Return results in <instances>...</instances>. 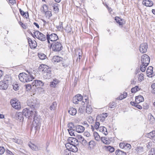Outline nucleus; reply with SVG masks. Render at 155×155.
I'll list each match as a JSON object with an SVG mask.
<instances>
[{
	"instance_id": "nucleus-1",
	"label": "nucleus",
	"mask_w": 155,
	"mask_h": 155,
	"mask_svg": "<svg viewBox=\"0 0 155 155\" xmlns=\"http://www.w3.org/2000/svg\"><path fill=\"white\" fill-rule=\"evenodd\" d=\"M26 72L28 74L25 73H20L18 77L20 81L22 82H28L32 81L33 79L35 78V75L33 73L31 70H27Z\"/></svg>"
},
{
	"instance_id": "nucleus-2",
	"label": "nucleus",
	"mask_w": 155,
	"mask_h": 155,
	"mask_svg": "<svg viewBox=\"0 0 155 155\" xmlns=\"http://www.w3.org/2000/svg\"><path fill=\"white\" fill-rule=\"evenodd\" d=\"M41 71L44 72V76H46V78H49L51 76V71L48 66L46 65L41 64L39 67Z\"/></svg>"
},
{
	"instance_id": "nucleus-3",
	"label": "nucleus",
	"mask_w": 155,
	"mask_h": 155,
	"mask_svg": "<svg viewBox=\"0 0 155 155\" xmlns=\"http://www.w3.org/2000/svg\"><path fill=\"white\" fill-rule=\"evenodd\" d=\"M23 113L24 116L28 118H35L37 115V112L36 111L30 110L27 108H25L23 110Z\"/></svg>"
},
{
	"instance_id": "nucleus-4",
	"label": "nucleus",
	"mask_w": 155,
	"mask_h": 155,
	"mask_svg": "<svg viewBox=\"0 0 155 155\" xmlns=\"http://www.w3.org/2000/svg\"><path fill=\"white\" fill-rule=\"evenodd\" d=\"M52 50L55 51H59L61 50L63 47L61 43L58 41H55L51 44Z\"/></svg>"
},
{
	"instance_id": "nucleus-5",
	"label": "nucleus",
	"mask_w": 155,
	"mask_h": 155,
	"mask_svg": "<svg viewBox=\"0 0 155 155\" xmlns=\"http://www.w3.org/2000/svg\"><path fill=\"white\" fill-rule=\"evenodd\" d=\"M11 79L10 78H8L7 79L5 78L4 81L0 82V88L3 90L6 89L8 87L9 85V82Z\"/></svg>"
},
{
	"instance_id": "nucleus-6",
	"label": "nucleus",
	"mask_w": 155,
	"mask_h": 155,
	"mask_svg": "<svg viewBox=\"0 0 155 155\" xmlns=\"http://www.w3.org/2000/svg\"><path fill=\"white\" fill-rule=\"evenodd\" d=\"M46 38L48 42L49 43L50 40L52 41H56V40L58 39V37L57 35L55 34H52L49 35L47 33L46 35Z\"/></svg>"
},
{
	"instance_id": "nucleus-7",
	"label": "nucleus",
	"mask_w": 155,
	"mask_h": 155,
	"mask_svg": "<svg viewBox=\"0 0 155 155\" xmlns=\"http://www.w3.org/2000/svg\"><path fill=\"white\" fill-rule=\"evenodd\" d=\"M34 33V36L39 40L42 41H45L46 40L45 35L38 31H36Z\"/></svg>"
},
{
	"instance_id": "nucleus-8",
	"label": "nucleus",
	"mask_w": 155,
	"mask_h": 155,
	"mask_svg": "<svg viewBox=\"0 0 155 155\" xmlns=\"http://www.w3.org/2000/svg\"><path fill=\"white\" fill-rule=\"evenodd\" d=\"M82 52L81 50L80 49H78L75 51V54L74 57V60H76L77 62L80 61L81 58L82 57Z\"/></svg>"
},
{
	"instance_id": "nucleus-9",
	"label": "nucleus",
	"mask_w": 155,
	"mask_h": 155,
	"mask_svg": "<svg viewBox=\"0 0 155 155\" xmlns=\"http://www.w3.org/2000/svg\"><path fill=\"white\" fill-rule=\"evenodd\" d=\"M10 103L12 107L15 109H19L21 108L20 103L17 99L11 100Z\"/></svg>"
},
{
	"instance_id": "nucleus-10",
	"label": "nucleus",
	"mask_w": 155,
	"mask_h": 155,
	"mask_svg": "<svg viewBox=\"0 0 155 155\" xmlns=\"http://www.w3.org/2000/svg\"><path fill=\"white\" fill-rule=\"evenodd\" d=\"M65 147L66 148L69 149L70 151L73 152H76L78 151V145H72L69 143H66Z\"/></svg>"
},
{
	"instance_id": "nucleus-11",
	"label": "nucleus",
	"mask_w": 155,
	"mask_h": 155,
	"mask_svg": "<svg viewBox=\"0 0 155 155\" xmlns=\"http://www.w3.org/2000/svg\"><path fill=\"white\" fill-rule=\"evenodd\" d=\"M141 61L142 64H146V65H148L150 62V58L148 55L144 54L141 56Z\"/></svg>"
},
{
	"instance_id": "nucleus-12",
	"label": "nucleus",
	"mask_w": 155,
	"mask_h": 155,
	"mask_svg": "<svg viewBox=\"0 0 155 155\" xmlns=\"http://www.w3.org/2000/svg\"><path fill=\"white\" fill-rule=\"evenodd\" d=\"M82 96L80 94H78L74 96L73 99V102L74 103L77 104L78 103L79 101H81L82 99Z\"/></svg>"
},
{
	"instance_id": "nucleus-13",
	"label": "nucleus",
	"mask_w": 155,
	"mask_h": 155,
	"mask_svg": "<svg viewBox=\"0 0 155 155\" xmlns=\"http://www.w3.org/2000/svg\"><path fill=\"white\" fill-rule=\"evenodd\" d=\"M147 48L148 45L147 43H142L140 46V51L142 53H145L147 51Z\"/></svg>"
},
{
	"instance_id": "nucleus-14",
	"label": "nucleus",
	"mask_w": 155,
	"mask_h": 155,
	"mask_svg": "<svg viewBox=\"0 0 155 155\" xmlns=\"http://www.w3.org/2000/svg\"><path fill=\"white\" fill-rule=\"evenodd\" d=\"M68 142L66 143H69L72 145H78V141L77 139L71 137H69L68 140Z\"/></svg>"
},
{
	"instance_id": "nucleus-15",
	"label": "nucleus",
	"mask_w": 155,
	"mask_h": 155,
	"mask_svg": "<svg viewBox=\"0 0 155 155\" xmlns=\"http://www.w3.org/2000/svg\"><path fill=\"white\" fill-rule=\"evenodd\" d=\"M23 116L24 115L23 112H18L15 114V117L16 120H20V121H22L24 120Z\"/></svg>"
},
{
	"instance_id": "nucleus-16",
	"label": "nucleus",
	"mask_w": 155,
	"mask_h": 155,
	"mask_svg": "<svg viewBox=\"0 0 155 155\" xmlns=\"http://www.w3.org/2000/svg\"><path fill=\"white\" fill-rule=\"evenodd\" d=\"M32 85L33 86H35L36 87H42L44 85V83L41 80H35L32 83Z\"/></svg>"
},
{
	"instance_id": "nucleus-17",
	"label": "nucleus",
	"mask_w": 155,
	"mask_h": 155,
	"mask_svg": "<svg viewBox=\"0 0 155 155\" xmlns=\"http://www.w3.org/2000/svg\"><path fill=\"white\" fill-rule=\"evenodd\" d=\"M74 130L76 132L78 133H82L84 131L85 129L83 126L78 125L75 127Z\"/></svg>"
},
{
	"instance_id": "nucleus-18",
	"label": "nucleus",
	"mask_w": 155,
	"mask_h": 155,
	"mask_svg": "<svg viewBox=\"0 0 155 155\" xmlns=\"http://www.w3.org/2000/svg\"><path fill=\"white\" fill-rule=\"evenodd\" d=\"M34 119V122H35L36 124V125L35 126L38 127L41 126V120L40 118H38L35 116V118H33Z\"/></svg>"
},
{
	"instance_id": "nucleus-19",
	"label": "nucleus",
	"mask_w": 155,
	"mask_h": 155,
	"mask_svg": "<svg viewBox=\"0 0 155 155\" xmlns=\"http://www.w3.org/2000/svg\"><path fill=\"white\" fill-rule=\"evenodd\" d=\"M143 4L146 6L150 7L153 5V3L151 1L149 0H143Z\"/></svg>"
},
{
	"instance_id": "nucleus-20",
	"label": "nucleus",
	"mask_w": 155,
	"mask_h": 155,
	"mask_svg": "<svg viewBox=\"0 0 155 155\" xmlns=\"http://www.w3.org/2000/svg\"><path fill=\"white\" fill-rule=\"evenodd\" d=\"M143 97L141 95H139L135 97V102L137 104L144 101Z\"/></svg>"
},
{
	"instance_id": "nucleus-21",
	"label": "nucleus",
	"mask_w": 155,
	"mask_h": 155,
	"mask_svg": "<svg viewBox=\"0 0 155 155\" xmlns=\"http://www.w3.org/2000/svg\"><path fill=\"white\" fill-rule=\"evenodd\" d=\"M153 68L152 66H149L148 68L147 69L146 72L147 74V75L149 77H152L151 76L152 75L153 72Z\"/></svg>"
},
{
	"instance_id": "nucleus-22",
	"label": "nucleus",
	"mask_w": 155,
	"mask_h": 155,
	"mask_svg": "<svg viewBox=\"0 0 155 155\" xmlns=\"http://www.w3.org/2000/svg\"><path fill=\"white\" fill-rule=\"evenodd\" d=\"M98 130L100 132L104 134L105 135H107V134L108 133L107 129L104 127H100Z\"/></svg>"
},
{
	"instance_id": "nucleus-23",
	"label": "nucleus",
	"mask_w": 155,
	"mask_h": 155,
	"mask_svg": "<svg viewBox=\"0 0 155 155\" xmlns=\"http://www.w3.org/2000/svg\"><path fill=\"white\" fill-rule=\"evenodd\" d=\"M59 81L56 79H55L53 80V81L51 82L50 85L52 87H54L56 86L59 83Z\"/></svg>"
},
{
	"instance_id": "nucleus-24",
	"label": "nucleus",
	"mask_w": 155,
	"mask_h": 155,
	"mask_svg": "<svg viewBox=\"0 0 155 155\" xmlns=\"http://www.w3.org/2000/svg\"><path fill=\"white\" fill-rule=\"evenodd\" d=\"M101 140L102 141L106 144H109L110 143V140L105 137H102Z\"/></svg>"
},
{
	"instance_id": "nucleus-25",
	"label": "nucleus",
	"mask_w": 155,
	"mask_h": 155,
	"mask_svg": "<svg viewBox=\"0 0 155 155\" xmlns=\"http://www.w3.org/2000/svg\"><path fill=\"white\" fill-rule=\"evenodd\" d=\"M28 146L33 150L37 151L38 150V147L36 145L31 142L29 143Z\"/></svg>"
},
{
	"instance_id": "nucleus-26",
	"label": "nucleus",
	"mask_w": 155,
	"mask_h": 155,
	"mask_svg": "<svg viewBox=\"0 0 155 155\" xmlns=\"http://www.w3.org/2000/svg\"><path fill=\"white\" fill-rule=\"evenodd\" d=\"M68 113L71 115H74L77 113V110H76L74 108H71L68 110Z\"/></svg>"
},
{
	"instance_id": "nucleus-27",
	"label": "nucleus",
	"mask_w": 155,
	"mask_h": 155,
	"mask_svg": "<svg viewBox=\"0 0 155 155\" xmlns=\"http://www.w3.org/2000/svg\"><path fill=\"white\" fill-rule=\"evenodd\" d=\"M115 20H116L117 22L119 24L120 26H121V27L122 26L124 23L121 19L119 17H117L115 18Z\"/></svg>"
},
{
	"instance_id": "nucleus-28",
	"label": "nucleus",
	"mask_w": 155,
	"mask_h": 155,
	"mask_svg": "<svg viewBox=\"0 0 155 155\" xmlns=\"http://www.w3.org/2000/svg\"><path fill=\"white\" fill-rule=\"evenodd\" d=\"M43 12L45 13V15L47 18H49L50 17L52 16L51 12V11H46L45 9H43Z\"/></svg>"
},
{
	"instance_id": "nucleus-29",
	"label": "nucleus",
	"mask_w": 155,
	"mask_h": 155,
	"mask_svg": "<svg viewBox=\"0 0 155 155\" xmlns=\"http://www.w3.org/2000/svg\"><path fill=\"white\" fill-rule=\"evenodd\" d=\"M62 59V58L58 56H54L53 58V61L54 62H58L61 61Z\"/></svg>"
},
{
	"instance_id": "nucleus-30",
	"label": "nucleus",
	"mask_w": 155,
	"mask_h": 155,
	"mask_svg": "<svg viewBox=\"0 0 155 155\" xmlns=\"http://www.w3.org/2000/svg\"><path fill=\"white\" fill-rule=\"evenodd\" d=\"M116 155H127L126 153L120 150H117L115 151Z\"/></svg>"
},
{
	"instance_id": "nucleus-31",
	"label": "nucleus",
	"mask_w": 155,
	"mask_h": 155,
	"mask_svg": "<svg viewBox=\"0 0 155 155\" xmlns=\"http://www.w3.org/2000/svg\"><path fill=\"white\" fill-rule=\"evenodd\" d=\"M11 141L14 142L18 144H21L22 143V141L20 139H18L17 138H13L11 139Z\"/></svg>"
},
{
	"instance_id": "nucleus-32",
	"label": "nucleus",
	"mask_w": 155,
	"mask_h": 155,
	"mask_svg": "<svg viewBox=\"0 0 155 155\" xmlns=\"http://www.w3.org/2000/svg\"><path fill=\"white\" fill-rule=\"evenodd\" d=\"M92 111V109L90 105H87L86 109V111L88 114L91 113Z\"/></svg>"
},
{
	"instance_id": "nucleus-33",
	"label": "nucleus",
	"mask_w": 155,
	"mask_h": 155,
	"mask_svg": "<svg viewBox=\"0 0 155 155\" xmlns=\"http://www.w3.org/2000/svg\"><path fill=\"white\" fill-rule=\"evenodd\" d=\"M59 5L57 3H54L53 4L52 7L53 8L54 11L55 12H58L59 11L58 8Z\"/></svg>"
},
{
	"instance_id": "nucleus-34",
	"label": "nucleus",
	"mask_w": 155,
	"mask_h": 155,
	"mask_svg": "<svg viewBox=\"0 0 155 155\" xmlns=\"http://www.w3.org/2000/svg\"><path fill=\"white\" fill-rule=\"evenodd\" d=\"M28 106H29L30 107L32 108H34L35 106V103L34 102V101H32V100L28 101Z\"/></svg>"
},
{
	"instance_id": "nucleus-35",
	"label": "nucleus",
	"mask_w": 155,
	"mask_h": 155,
	"mask_svg": "<svg viewBox=\"0 0 155 155\" xmlns=\"http://www.w3.org/2000/svg\"><path fill=\"white\" fill-rule=\"evenodd\" d=\"M38 56L39 58L42 60L45 59L46 57V55L43 53H38Z\"/></svg>"
},
{
	"instance_id": "nucleus-36",
	"label": "nucleus",
	"mask_w": 155,
	"mask_h": 155,
	"mask_svg": "<svg viewBox=\"0 0 155 155\" xmlns=\"http://www.w3.org/2000/svg\"><path fill=\"white\" fill-rule=\"evenodd\" d=\"M57 104L56 102H54L52 104L50 107V109L51 110H54L57 107Z\"/></svg>"
},
{
	"instance_id": "nucleus-37",
	"label": "nucleus",
	"mask_w": 155,
	"mask_h": 155,
	"mask_svg": "<svg viewBox=\"0 0 155 155\" xmlns=\"http://www.w3.org/2000/svg\"><path fill=\"white\" fill-rule=\"evenodd\" d=\"M68 130H73L74 129L75 127H74V125L72 123H69L68 124Z\"/></svg>"
},
{
	"instance_id": "nucleus-38",
	"label": "nucleus",
	"mask_w": 155,
	"mask_h": 155,
	"mask_svg": "<svg viewBox=\"0 0 155 155\" xmlns=\"http://www.w3.org/2000/svg\"><path fill=\"white\" fill-rule=\"evenodd\" d=\"M148 136L150 138H153L155 137V130H153L148 134Z\"/></svg>"
},
{
	"instance_id": "nucleus-39",
	"label": "nucleus",
	"mask_w": 155,
	"mask_h": 155,
	"mask_svg": "<svg viewBox=\"0 0 155 155\" xmlns=\"http://www.w3.org/2000/svg\"><path fill=\"white\" fill-rule=\"evenodd\" d=\"M146 64H142L140 66V69L142 72H144L146 69V67L147 65H146Z\"/></svg>"
},
{
	"instance_id": "nucleus-40",
	"label": "nucleus",
	"mask_w": 155,
	"mask_h": 155,
	"mask_svg": "<svg viewBox=\"0 0 155 155\" xmlns=\"http://www.w3.org/2000/svg\"><path fill=\"white\" fill-rule=\"evenodd\" d=\"M107 150L109 151L110 152H113L114 150V148L113 147L110 146L106 147Z\"/></svg>"
},
{
	"instance_id": "nucleus-41",
	"label": "nucleus",
	"mask_w": 155,
	"mask_h": 155,
	"mask_svg": "<svg viewBox=\"0 0 155 155\" xmlns=\"http://www.w3.org/2000/svg\"><path fill=\"white\" fill-rule=\"evenodd\" d=\"M148 155H155V149L151 148L148 152Z\"/></svg>"
},
{
	"instance_id": "nucleus-42",
	"label": "nucleus",
	"mask_w": 155,
	"mask_h": 155,
	"mask_svg": "<svg viewBox=\"0 0 155 155\" xmlns=\"http://www.w3.org/2000/svg\"><path fill=\"white\" fill-rule=\"evenodd\" d=\"M36 44V41L35 40H33L29 45L31 48H35L37 46Z\"/></svg>"
},
{
	"instance_id": "nucleus-43",
	"label": "nucleus",
	"mask_w": 155,
	"mask_h": 155,
	"mask_svg": "<svg viewBox=\"0 0 155 155\" xmlns=\"http://www.w3.org/2000/svg\"><path fill=\"white\" fill-rule=\"evenodd\" d=\"M139 87L138 86H136L135 87H133L131 89V92L132 93H135L138 91L139 89H138Z\"/></svg>"
},
{
	"instance_id": "nucleus-44",
	"label": "nucleus",
	"mask_w": 155,
	"mask_h": 155,
	"mask_svg": "<svg viewBox=\"0 0 155 155\" xmlns=\"http://www.w3.org/2000/svg\"><path fill=\"white\" fill-rule=\"evenodd\" d=\"M95 144V142L93 140H91L88 143V145L90 147H93Z\"/></svg>"
},
{
	"instance_id": "nucleus-45",
	"label": "nucleus",
	"mask_w": 155,
	"mask_h": 155,
	"mask_svg": "<svg viewBox=\"0 0 155 155\" xmlns=\"http://www.w3.org/2000/svg\"><path fill=\"white\" fill-rule=\"evenodd\" d=\"M74 129L73 130H68V132L69 134L71 136H75V134L74 133Z\"/></svg>"
},
{
	"instance_id": "nucleus-46",
	"label": "nucleus",
	"mask_w": 155,
	"mask_h": 155,
	"mask_svg": "<svg viewBox=\"0 0 155 155\" xmlns=\"http://www.w3.org/2000/svg\"><path fill=\"white\" fill-rule=\"evenodd\" d=\"M148 118L149 120H151V122L152 123H153V122L154 121V118L153 116L151 114L150 115H148Z\"/></svg>"
},
{
	"instance_id": "nucleus-47",
	"label": "nucleus",
	"mask_w": 155,
	"mask_h": 155,
	"mask_svg": "<svg viewBox=\"0 0 155 155\" xmlns=\"http://www.w3.org/2000/svg\"><path fill=\"white\" fill-rule=\"evenodd\" d=\"M131 148V146L130 144L125 143L124 149L127 150H130Z\"/></svg>"
},
{
	"instance_id": "nucleus-48",
	"label": "nucleus",
	"mask_w": 155,
	"mask_h": 155,
	"mask_svg": "<svg viewBox=\"0 0 155 155\" xmlns=\"http://www.w3.org/2000/svg\"><path fill=\"white\" fill-rule=\"evenodd\" d=\"M65 30L68 33H70L71 32V27L70 26L67 25L65 28Z\"/></svg>"
},
{
	"instance_id": "nucleus-49",
	"label": "nucleus",
	"mask_w": 155,
	"mask_h": 155,
	"mask_svg": "<svg viewBox=\"0 0 155 155\" xmlns=\"http://www.w3.org/2000/svg\"><path fill=\"white\" fill-rule=\"evenodd\" d=\"M100 124L99 122H96L94 127L97 130H99L100 127H99Z\"/></svg>"
},
{
	"instance_id": "nucleus-50",
	"label": "nucleus",
	"mask_w": 155,
	"mask_h": 155,
	"mask_svg": "<svg viewBox=\"0 0 155 155\" xmlns=\"http://www.w3.org/2000/svg\"><path fill=\"white\" fill-rule=\"evenodd\" d=\"M84 146H85L87 144V141L84 139L80 142Z\"/></svg>"
},
{
	"instance_id": "nucleus-51",
	"label": "nucleus",
	"mask_w": 155,
	"mask_h": 155,
	"mask_svg": "<svg viewBox=\"0 0 155 155\" xmlns=\"http://www.w3.org/2000/svg\"><path fill=\"white\" fill-rule=\"evenodd\" d=\"M71 151L69 149L67 148L64 150V154L65 155H70L71 154Z\"/></svg>"
},
{
	"instance_id": "nucleus-52",
	"label": "nucleus",
	"mask_w": 155,
	"mask_h": 155,
	"mask_svg": "<svg viewBox=\"0 0 155 155\" xmlns=\"http://www.w3.org/2000/svg\"><path fill=\"white\" fill-rule=\"evenodd\" d=\"M116 106V104L115 102H112L110 104L109 107L110 108H113Z\"/></svg>"
},
{
	"instance_id": "nucleus-53",
	"label": "nucleus",
	"mask_w": 155,
	"mask_h": 155,
	"mask_svg": "<svg viewBox=\"0 0 155 155\" xmlns=\"http://www.w3.org/2000/svg\"><path fill=\"white\" fill-rule=\"evenodd\" d=\"M143 79V75L142 74H140L138 78V81L141 82Z\"/></svg>"
},
{
	"instance_id": "nucleus-54",
	"label": "nucleus",
	"mask_w": 155,
	"mask_h": 155,
	"mask_svg": "<svg viewBox=\"0 0 155 155\" xmlns=\"http://www.w3.org/2000/svg\"><path fill=\"white\" fill-rule=\"evenodd\" d=\"M5 152V149L3 147H0V155L3 154Z\"/></svg>"
},
{
	"instance_id": "nucleus-55",
	"label": "nucleus",
	"mask_w": 155,
	"mask_h": 155,
	"mask_svg": "<svg viewBox=\"0 0 155 155\" xmlns=\"http://www.w3.org/2000/svg\"><path fill=\"white\" fill-rule=\"evenodd\" d=\"M76 137L77 139L78 140H79L80 142L82 140H83V139H84V137H82V136L80 135H77L76 136Z\"/></svg>"
},
{
	"instance_id": "nucleus-56",
	"label": "nucleus",
	"mask_w": 155,
	"mask_h": 155,
	"mask_svg": "<svg viewBox=\"0 0 155 155\" xmlns=\"http://www.w3.org/2000/svg\"><path fill=\"white\" fill-rule=\"evenodd\" d=\"M151 87L152 89V93L153 94H155V83L152 84L151 85Z\"/></svg>"
},
{
	"instance_id": "nucleus-57",
	"label": "nucleus",
	"mask_w": 155,
	"mask_h": 155,
	"mask_svg": "<svg viewBox=\"0 0 155 155\" xmlns=\"http://www.w3.org/2000/svg\"><path fill=\"white\" fill-rule=\"evenodd\" d=\"M85 106L82 107H80L78 109V112L80 113H83V112L84 111V110L85 109L84 108Z\"/></svg>"
},
{
	"instance_id": "nucleus-58",
	"label": "nucleus",
	"mask_w": 155,
	"mask_h": 155,
	"mask_svg": "<svg viewBox=\"0 0 155 155\" xmlns=\"http://www.w3.org/2000/svg\"><path fill=\"white\" fill-rule=\"evenodd\" d=\"M147 147L149 149H150L152 145V143L151 142H149L146 144Z\"/></svg>"
},
{
	"instance_id": "nucleus-59",
	"label": "nucleus",
	"mask_w": 155,
	"mask_h": 155,
	"mask_svg": "<svg viewBox=\"0 0 155 155\" xmlns=\"http://www.w3.org/2000/svg\"><path fill=\"white\" fill-rule=\"evenodd\" d=\"M84 135L87 137H89L91 136V134L89 132L85 131L84 133Z\"/></svg>"
},
{
	"instance_id": "nucleus-60",
	"label": "nucleus",
	"mask_w": 155,
	"mask_h": 155,
	"mask_svg": "<svg viewBox=\"0 0 155 155\" xmlns=\"http://www.w3.org/2000/svg\"><path fill=\"white\" fill-rule=\"evenodd\" d=\"M13 88L15 90L17 91L19 89V87L18 84H15L13 85Z\"/></svg>"
},
{
	"instance_id": "nucleus-61",
	"label": "nucleus",
	"mask_w": 155,
	"mask_h": 155,
	"mask_svg": "<svg viewBox=\"0 0 155 155\" xmlns=\"http://www.w3.org/2000/svg\"><path fill=\"white\" fill-rule=\"evenodd\" d=\"M85 102L84 101H83L81 104L83 105H84V104H86L87 105V103H88V98H86L85 99Z\"/></svg>"
},
{
	"instance_id": "nucleus-62",
	"label": "nucleus",
	"mask_w": 155,
	"mask_h": 155,
	"mask_svg": "<svg viewBox=\"0 0 155 155\" xmlns=\"http://www.w3.org/2000/svg\"><path fill=\"white\" fill-rule=\"evenodd\" d=\"M26 88L27 91L29 90L31 88V86L30 84H28L26 85Z\"/></svg>"
},
{
	"instance_id": "nucleus-63",
	"label": "nucleus",
	"mask_w": 155,
	"mask_h": 155,
	"mask_svg": "<svg viewBox=\"0 0 155 155\" xmlns=\"http://www.w3.org/2000/svg\"><path fill=\"white\" fill-rule=\"evenodd\" d=\"M125 144L124 143H120L119 145L120 147L122 149L124 148Z\"/></svg>"
},
{
	"instance_id": "nucleus-64",
	"label": "nucleus",
	"mask_w": 155,
	"mask_h": 155,
	"mask_svg": "<svg viewBox=\"0 0 155 155\" xmlns=\"http://www.w3.org/2000/svg\"><path fill=\"white\" fill-rule=\"evenodd\" d=\"M136 150L137 152L142 151L143 150V147H138Z\"/></svg>"
}]
</instances>
